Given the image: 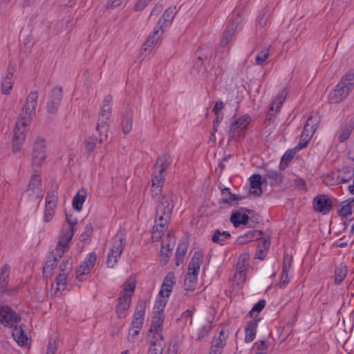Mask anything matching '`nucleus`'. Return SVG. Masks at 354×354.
<instances>
[{"label":"nucleus","instance_id":"obj_55","mask_svg":"<svg viewBox=\"0 0 354 354\" xmlns=\"http://www.w3.org/2000/svg\"><path fill=\"white\" fill-rule=\"evenodd\" d=\"M266 301L265 299H260L249 312V315L251 317H257L254 315L255 313H260L266 306Z\"/></svg>","mask_w":354,"mask_h":354},{"label":"nucleus","instance_id":"obj_53","mask_svg":"<svg viewBox=\"0 0 354 354\" xmlns=\"http://www.w3.org/2000/svg\"><path fill=\"white\" fill-rule=\"evenodd\" d=\"M288 270L289 268L287 264L284 263L281 272V281L279 283V287L281 288H284L289 282Z\"/></svg>","mask_w":354,"mask_h":354},{"label":"nucleus","instance_id":"obj_8","mask_svg":"<svg viewBox=\"0 0 354 354\" xmlns=\"http://www.w3.org/2000/svg\"><path fill=\"white\" fill-rule=\"evenodd\" d=\"M147 303L145 299L138 301L131 322V328L129 330L130 333H132L133 337L137 336L142 327Z\"/></svg>","mask_w":354,"mask_h":354},{"label":"nucleus","instance_id":"obj_45","mask_svg":"<svg viewBox=\"0 0 354 354\" xmlns=\"http://www.w3.org/2000/svg\"><path fill=\"white\" fill-rule=\"evenodd\" d=\"M198 280V275L187 273L185 280L186 290H193L195 288Z\"/></svg>","mask_w":354,"mask_h":354},{"label":"nucleus","instance_id":"obj_58","mask_svg":"<svg viewBox=\"0 0 354 354\" xmlns=\"http://www.w3.org/2000/svg\"><path fill=\"white\" fill-rule=\"evenodd\" d=\"M163 346L156 344V341H151L148 351V354H162Z\"/></svg>","mask_w":354,"mask_h":354},{"label":"nucleus","instance_id":"obj_32","mask_svg":"<svg viewBox=\"0 0 354 354\" xmlns=\"http://www.w3.org/2000/svg\"><path fill=\"white\" fill-rule=\"evenodd\" d=\"M133 124V111L129 109L126 111L122 117L121 125L122 131L124 134L129 133L132 129Z\"/></svg>","mask_w":354,"mask_h":354},{"label":"nucleus","instance_id":"obj_18","mask_svg":"<svg viewBox=\"0 0 354 354\" xmlns=\"http://www.w3.org/2000/svg\"><path fill=\"white\" fill-rule=\"evenodd\" d=\"M131 299L127 295H120L118 304L116 306V314L118 318L122 319L126 317L127 312L129 308Z\"/></svg>","mask_w":354,"mask_h":354},{"label":"nucleus","instance_id":"obj_48","mask_svg":"<svg viewBox=\"0 0 354 354\" xmlns=\"http://www.w3.org/2000/svg\"><path fill=\"white\" fill-rule=\"evenodd\" d=\"M136 288L135 281L133 279H128L123 285V291L120 295H127L130 296V299L132 297V293Z\"/></svg>","mask_w":354,"mask_h":354},{"label":"nucleus","instance_id":"obj_60","mask_svg":"<svg viewBox=\"0 0 354 354\" xmlns=\"http://www.w3.org/2000/svg\"><path fill=\"white\" fill-rule=\"evenodd\" d=\"M55 207L46 205L43 217L44 222L47 223L52 220L55 213Z\"/></svg>","mask_w":354,"mask_h":354},{"label":"nucleus","instance_id":"obj_21","mask_svg":"<svg viewBox=\"0 0 354 354\" xmlns=\"http://www.w3.org/2000/svg\"><path fill=\"white\" fill-rule=\"evenodd\" d=\"M176 14V7H169L164 12L162 18L158 21V25L159 28H160L161 33L163 32V28L165 26H167L173 21Z\"/></svg>","mask_w":354,"mask_h":354},{"label":"nucleus","instance_id":"obj_64","mask_svg":"<svg viewBox=\"0 0 354 354\" xmlns=\"http://www.w3.org/2000/svg\"><path fill=\"white\" fill-rule=\"evenodd\" d=\"M315 131H314L313 129H307L306 127H304V130L301 132L300 138L301 140H305L309 142Z\"/></svg>","mask_w":354,"mask_h":354},{"label":"nucleus","instance_id":"obj_57","mask_svg":"<svg viewBox=\"0 0 354 354\" xmlns=\"http://www.w3.org/2000/svg\"><path fill=\"white\" fill-rule=\"evenodd\" d=\"M174 243H170L169 241L167 240L166 242L165 240L162 241V247L160 252L162 255H165L168 257L169 254H171L173 248H174Z\"/></svg>","mask_w":354,"mask_h":354},{"label":"nucleus","instance_id":"obj_12","mask_svg":"<svg viewBox=\"0 0 354 354\" xmlns=\"http://www.w3.org/2000/svg\"><path fill=\"white\" fill-rule=\"evenodd\" d=\"M250 122V118L248 115H244L232 122L230 131L229 138L233 140L240 136L241 133L247 127Z\"/></svg>","mask_w":354,"mask_h":354},{"label":"nucleus","instance_id":"obj_10","mask_svg":"<svg viewBox=\"0 0 354 354\" xmlns=\"http://www.w3.org/2000/svg\"><path fill=\"white\" fill-rule=\"evenodd\" d=\"M38 94L36 91H31L26 99V102L23 106L19 117L25 119L32 118L35 114V109L37 105Z\"/></svg>","mask_w":354,"mask_h":354},{"label":"nucleus","instance_id":"obj_35","mask_svg":"<svg viewBox=\"0 0 354 354\" xmlns=\"http://www.w3.org/2000/svg\"><path fill=\"white\" fill-rule=\"evenodd\" d=\"M263 181L270 183L272 186H276L282 182V177L276 171L266 170Z\"/></svg>","mask_w":354,"mask_h":354},{"label":"nucleus","instance_id":"obj_47","mask_svg":"<svg viewBox=\"0 0 354 354\" xmlns=\"http://www.w3.org/2000/svg\"><path fill=\"white\" fill-rule=\"evenodd\" d=\"M10 275V267L8 264H4L1 268L0 271V283L1 287L4 288L6 285V281Z\"/></svg>","mask_w":354,"mask_h":354},{"label":"nucleus","instance_id":"obj_22","mask_svg":"<svg viewBox=\"0 0 354 354\" xmlns=\"http://www.w3.org/2000/svg\"><path fill=\"white\" fill-rule=\"evenodd\" d=\"M250 194L259 196L262 194V180L260 174H254L250 178Z\"/></svg>","mask_w":354,"mask_h":354},{"label":"nucleus","instance_id":"obj_4","mask_svg":"<svg viewBox=\"0 0 354 354\" xmlns=\"http://www.w3.org/2000/svg\"><path fill=\"white\" fill-rule=\"evenodd\" d=\"M66 223L62 228V234L57 244V251L59 255L64 254L68 249V244L74 235V226L77 223V218L72 214L66 213Z\"/></svg>","mask_w":354,"mask_h":354},{"label":"nucleus","instance_id":"obj_34","mask_svg":"<svg viewBox=\"0 0 354 354\" xmlns=\"http://www.w3.org/2000/svg\"><path fill=\"white\" fill-rule=\"evenodd\" d=\"M286 94V92L283 91L276 95L274 100L272 102L271 106L270 108V112L268 115V117H269V120H270V117L272 115V112L274 111L277 112L280 110L281 106H282L283 102L285 100Z\"/></svg>","mask_w":354,"mask_h":354},{"label":"nucleus","instance_id":"obj_11","mask_svg":"<svg viewBox=\"0 0 354 354\" xmlns=\"http://www.w3.org/2000/svg\"><path fill=\"white\" fill-rule=\"evenodd\" d=\"M96 259L97 257L95 252H91L87 255L85 260L76 271L77 279L79 281H84L86 279V275L90 272L91 270L94 266Z\"/></svg>","mask_w":354,"mask_h":354},{"label":"nucleus","instance_id":"obj_36","mask_svg":"<svg viewBox=\"0 0 354 354\" xmlns=\"http://www.w3.org/2000/svg\"><path fill=\"white\" fill-rule=\"evenodd\" d=\"M249 216L246 214H241L239 212H233L230 216V221L234 226L237 227L241 224L246 225L248 223Z\"/></svg>","mask_w":354,"mask_h":354},{"label":"nucleus","instance_id":"obj_9","mask_svg":"<svg viewBox=\"0 0 354 354\" xmlns=\"http://www.w3.org/2000/svg\"><path fill=\"white\" fill-rule=\"evenodd\" d=\"M21 318L8 306L0 305V322L6 327L12 328L18 325Z\"/></svg>","mask_w":354,"mask_h":354},{"label":"nucleus","instance_id":"obj_26","mask_svg":"<svg viewBox=\"0 0 354 354\" xmlns=\"http://www.w3.org/2000/svg\"><path fill=\"white\" fill-rule=\"evenodd\" d=\"M230 334L228 328H222L219 331L218 336H214L212 344L214 345V347L221 348L223 349L226 344L227 339Z\"/></svg>","mask_w":354,"mask_h":354},{"label":"nucleus","instance_id":"obj_25","mask_svg":"<svg viewBox=\"0 0 354 354\" xmlns=\"http://www.w3.org/2000/svg\"><path fill=\"white\" fill-rule=\"evenodd\" d=\"M221 195L222 198L220 199V204L227 203L230 205H234L236 204L235 202L243 198V197L241 196L232 194L228 188H224L221 189Z\"/></svg>","mask_w":354,"mask_h":354},{"label":"nucleus","instance_id":"obj_40","mask_svg":"<svg viewBox=\"0 0 354 354\" xmlns=\"http://www.w3.org/2000/svg\"><path fill=\"white\" fill-rule=\"evenodd\" d=\"M243 19L241 13L239 11H235L227 27H234V32H235L242 28Z\"/></svg>","mask_w":354,"mask_h":354},{"label":"nucleus","instance_id":"obj_19","mask_svg":"<svg viewBox=\"0 0 354 354\" xmlns=\"http://www.w3.org/2000/svg\"><path fill=\"white\" fill-rule=\"evenodd\" d=\"M260 321V318L258 317H254L251 321L248 322L245 330V342L247 343L252 342L257 334V327L258 325L259 322Z\"/></svg>","mask_w":354,"mask_h":354},{"label":"nucleus","instance_id":"obj_27","mask_svg":"<svg viewBox=\"0 0 354 354\" xmlns=\"http://www.w3.org/2000/svg\"><path fill=\"white\" fill-rule=\"evenodd\" d=\"M28 192H30V194H38L41 192V178L38 174H34L32 176L28 185Z\"/></svg>","mask_w":354,"mask_h":354},{"label":"nucleus","instance_id":"obj_49","mask_svg":"<svg viewBox=\"0 0 354 354\" xmlns=\"http://www.w3.org/2000/svg\"><path fill=\"white\" fill-rule=\"evenodd\" d=\"M339 206L338 213L341 216L346 217L352 214L353 210L348 200L343 201Z\"/></svg>","mask_w":354,"mask_h":354},{"label":"nucleus","instance_id":"obj_33","mask_svg":"<svg viewBox=\"0 0 354 354\" xmlns=\"http://www.w3.org/2000/svg\"><path fill=\"white\" fill-rule=\"evenodd\" d=\"M161 34L160 28H155L153 35L148 37L147 40L143 44L142 50L147 51L153 47L157 44Z\"/></svg>","mask_w":354,"mask_h":354},{"label":"nucleus","instance_id":"obj_24","mask_svg":"<svg viewBox=\"0 0 354 354\" xmlns=\"http://www.w3.org/2000/svg\"><path fill=\"white\" fill-rule=\"evenodd\" d=\"M165 178L160 174H153L152 185H151V196L153 198H156L162 192V187Z\"/></svg>","mask_w":354,"mask_h":354},{"label":"nucleus","instance_id":"obj_31","mask_svg":"<svg viewBox=\"0 0 354 354\" xmlns=\"http://www.w3.org/2000/svg\"><path fill=\"white\" fill-rule=\"evenodd\" d=\"M354 129V122L350 121L348 124H343L338 131V140L340 142L347 140Z\"/></svg>","mask_w":354,"mask_h":354},{"label":"nucleus","instance_id":"obj_42","mask_svg":"<svg viewBox=\"0 0 354 354\" xmlns=\"http://www.w3.org/2000/svg\"><path fill=\"white\" fill-rule=\"evenodd\" d=\"M67 278L68 275L65 274H59L55 278V283L57 286L55 295L56 296H59V292L62 290H64L66 288V286L67 284Z\"/></svg>","mask_w":354,"mask_h":354},{"label":"nucleus","instance_id":"obj_6","mask_svg":"<svg viewBox=\"0 0 354 354\" xmlns=\"http://www.w3.org/2000/svg\"><path fill=\"white\" fill-rule=\"evenodd\" d=\"M46 158V140L41 137H37L32 142L31 153V166L37 171L44 162Z\"/></svg>","mask_w":354,"mask_h":354},{"label":"nucleus","instance_id":"obj_14","mask_svg":"<svg viewBox=\"0 0 354 354\" xmlns=\"http://www.w3.org/2000/svg\"><path fill=\"white\" fill-rule=\"evenodd\" d=\"M313 205L315 210L322 213L323 214H328L332 209V202L326 195H319L315 197Z\"/></svg>","mask_w":354,"mask_h":354},{"label":"nucleus","instance_id":"obj_7","mask_svg":"<svg viewBox=\"0 0 354 354\" xmlns=\"http://www.w3.org/2000/svg\"><path fill=\"white\" fill-rule=\"evenodd\" d=\"M125 245V238L122 234H116L113 238L112 245L109 250L106 263L113 268L118 262Z\"/></svg>","mask_w":354,"mask_h":354},{"label":"nucleus","instance_id":"obj_16","mask_svg":"<svg viewBox=\"0 0 354 354\" xmlns=\"http://www.w3.org/2000/svg\"><path fill=\"white\" fill-rule=\"evenodd\" d=\"M170 164V156L168 153L162 154L156 160L153 174H160L165 178V171Z\"/></svg>","mask_w":354,"mask_h":354},{"label":"nucleus","instance_id":"obj_1","mask_svg":"<svg viewBox=\"0 0 354 354\" xmlns=\"http://www.w3.org/2000/svg\"><path fill=\"white\" fill-rule=\"evenodd\" d=\"M173 198V194L169 192L165 193L159 198L156 205L155 225L152 232L153 239L160 238L167 228L174 207Z\"/></svg>","mask_w":354,"mask_h":354},{"label":"nucleus","instance_id":"obj_46","mask_svg":"<svg viewBox=\"0 0 354 354\" xmlns=\"http://www.w3.org/2000/svg\"><path fill=\"white\" fill-rule=\"evenodd\" d=\"M270 46L264 47L255 57L257 65H262L269 57Z\"/></svg>","mask_w":354,"mask_h":354},{"label":"nucleus","instance_id":"obj_29","mask_svg":"<svg viewBox=\"0 0 354 354\" xmlns=\"http://www.w3.org/2000/svg\"><path fill=\"white\" fill-rule=\"evenodd\" d=\"M17 326L16 325V326L12 327V335L19 346H24L27 344L28 337L25 334L22 326H19V327H17Z\"/></svg>","mask_w":354,"mask_h":354},{"label":"nucleus","instance_id":"obj_62","mask_svg":"<svg viewBox=\"0 0 354 354\" xmlns=\"http://www.w3.org/2000/svg\"><path fill=\"white\" fill-rule=\"evenodd\" d=\"M257 346V352L256 354H267L268 344L266 340H261L255 343Z\"/></svg>","mask_w":354,"mask_h":354},{"label":"nucleus","instance_id":"obj_59","mask_svg":"<svg viewBox=\"0 0 354 354\" xmlns=\"http://www.w3.org/2000/svg\"><path fill=\"white\" fill-rule=\"evenodd\" d=\"M167 298L159 297L158 299L156 300L154 305V309L156 310L157 313L163 314L164 309L167 301Z\"/></svg>","mask_w":354,"mask_h":354},{"label":"nucleus","instance_id":"obj_56","mask_svg":"<svg viewBox=\"0 0 354 354\" xmlns=\"http://www.w3.org/2000/svg\"><path fill=\"white\" fill-rule=\"evenodd\" d=\"M249 260V254L248 253H243L240 255L238 262L236 263V270H245L246 266Z\"/></svg>","mask_w":354,"mask_h":354},{"label":"nucleus","instance_id":"obj_44","mask_svg":"<svg viewBox=\"0 0 354 354\" xmlns=\"http://www.w3.org/2000/svg\"><path fill=\"white\" fill-rule=\"evenodd\" d=\"M270 246V241L264 239L263 240L260 244L259 245V247L257 250L255 257L256 258L263 260L266 254V250Z\"/></svg>","mask_w":354,"mask_h":354},{"label":"nucleus","instance_id":"obj_39","mask_svg":"<svg viewBox=\"0 0 354 354\" xmlns=\"http://www.w3.org/2000/svg\"><path fill=\"white\" fill-rule=\"evenodd\" d=\"M230 236L231 235L229 232L223 231L221 232L220 230H216L212 237V241L215 243L223 245L225 241L230 239Z\"/></svg>","mask_w":354,"mask_h":354},{"label":"nucleus","instance_id":"obj_52","mask_svg":"<svg viewBox=\"0 0 354 354\" xmlns=\"http://www.w3.org/2000/svg\"><path fill=\"white\" fill-rule=\"evenodd\" d=\"M234 27H227V30L225 31L221 41V44L223 46H225L228 44V43L231 41L232 36L234 35Z\"/></svg>","mask_w":354,"mask_h":354},{"label":"nucleus","instance_id":"obj_13","mask_svg":"<svg viewBox=\"0 0 354 354\" xmlns=\"http://www.w3.org/2000/svg\"><path fill=\"white\" fill-rule=\"evenodd\" d=\"M62 90L56 87L51 91L50 98L47 102V111L49 113H55L62 100Z\"/></svg>","mask_w":354,"mask_h":354},{"label":"nucleus","instance_id":"obj_38","mask_svg":"<svg viewBox=\"0 0 354 354\" xmlns=\"http://www.w3.org/2000/svg\"><path fill=\"white\" fill-rule=\"evenodd\" d=\"M272 9L271 7H266L263 9L257 18V23L261 28L266 26L270 15H272Z\"/></svg>","mask_w":354,"mask_h":354},{"label":"nucleus","instance_id":"obj_43","mask_svg":"<svg viewBox=\"0 0 354 354\" xmlns=\"http://www.w3.org/2000/svg\"><path fill=\"white\" fill-rule=\"evenodd\" d=\"M347 274V267L341 265L335 270V283L337 285L340 284L345 279Z\"/></svg>","mask_w":354,"mask_h":354},{"label":"nucleus","instance_id":"obj_51","mask_svg":"<svg viewBox=\"0 0 354 354\" xmlns=\"http://www.w3.org/2000/svg\"><path fill=\"white\" fill-rule=\"evenodd\" d=\"M58 342L57 336L50 337L46 354H55L57 350Z\"/></svg>","mask_w":354,"mask_h":354},{"label":"nucleus","instance_id":"obj_15","mask_svg":"<svg viewBox=\"0 0 354 354\" xmlns=\"http://www.w3.org/2000/svg\"><path fill=\"white\" fill-rule=\"evenodd\" d=\"M175 283L176 281L174 273H168L163 280L158 297L168 298L170 296L171 292Z\"/></svg>","mask_w":354,"mask_h":354},{"label":"nucleus","instance_id":"obj_37","mask_svg":"<svg viewBox=\"0 0 354 354\" xmlns=\"http://www.w3.org/2000/svg\"><path fill=\"white\" fill-rule=\"evenodd\" d=\"M164 322V315L162 313H157L153 317L152 323L149 332L161 331Z\"/></svg>","mask_w":354,"mask_h":354},{"label":"nucleus","instance_id":"obj_2","mask_svg":"<svg viewBox=\"0 0 354 354\" xmlns=\"http://www.w3.org/2000/svg\"><path fill=\"white\" fill-rule=\"evenodd\" d=\"M354 88V71L346 73L335 88L329 93L328 100L331 104H337L344 100Z\"/></svg>","mask_w":354,"mask_h":354},{"label":"nucleus","instance_id":"obj_61","mask_svg":"<svg viewBox=\"0 0 354 354\" xmlns=\"http://www.w3.org/2000/svg\"><path fill=\"white\" fill-rule=\"evenodd\" d=\"M97 138L95 137H89L84 142L85 149L88 153L92 152L95 147L97 143Z\"/></svg>","mask_w":354,"mask_h":354},{"label":"nucleus","instance_id":"obj_28","mask_svg":"<svg viewBox=\"0 0 354 354\" xmlns=\"http://www.w3.org/2000/svg\"><path fill=\"white\" fill-rule=\"evenodd\" d=\"M262 232L259 230H250L243 235L238 237L236 242L239 245H244L254 239H259L261 238Z\"/></svg>","mask_w":354,"mask_h":354},{"label":"nucleus","instance_id":"obj_63","mask_svg":"<svg viewBox=\"0 0 354 354\" xmlns=\"http://www.w3.org/2000/svg\"><path fill=\"white\" fill-rule=\"evenodd\" d=\"M212 330V326L209 324L205 325L202 326L198 333V338L202 339L205 337L207 336Z\"/></svg>","mask_w":354,"mask_h":354},{"label":"nucleus","instance_id":"obj_30","mask_svg":"<svg viewBox=\"0 0 354 354\" xmlns=\"http://www.w3.org/2000/svg\"><path fill=\"white\" fill-rule=\"evenodd\" d=\"M87 196V192L85 189H80L73 199V207L75 209L80 212L82 209L84 203Z\"/></svg>","mask_w":354,"mask_h":354},{"label":"nucleus","instance_id":"obj_3","mask_svg":"<svg viewBox=\"0 0 354 354\" xmlns=\"http://www.w3.org/2000/svg\"><path fill=\"white\" fill-rule=\"evenodd\" d=\"M112 100L111 95L104 97L99 114L96 129L99 133L100 142L106 140L108 138L109 120L112 113Z\"/></svg>","mask_w":354,"mask_h":354},{"label":"nucleus","instance_id":"obj_20","mask_svg":"<svg viewBox=\"0 0 354 354\" xmlns=\"http://www.w3.org/2000/svg\"><path fill=\"white\" fill-rule=\"evenodd\" d=\"M203 260V254L201 251L194 253L188 266V272L192 274L198 275L201 263Z\"/></svg>","mask_w":354,"mask_h":354},{"label":"nucleus","instance_id":"obj_17","mask_svg":"<svg viewBox=\"0 0 354 354\" xmlns=\"http://www.w3.org/2000/svg\"><path fill=\"white\" fill-rule=\"evenodd\" d=\"M63 254H60V256L59 255L56 246L52 257L48 258L43 268L44 274L46 277H51L53 269L57 267V262L62 258Z\"/></svg>","mask_w":354,"mask_h":354},{"label":"nucleus","instance_id":"obj_54","mask_svg":"<svg viewBox=\"0 0 354 354\" xmlns=\"http://www.w3.org/2000/svg\"><path fill=\"white\" fill-rule=\"evenodd\" d=\"M296 152H297V151L295 149L287 150L281 158V162L280 166L283 167V165L285 166H287L288 164L289 163V162L292 160V158L296 154Z\"/></svg>","mask_w":354,"mask_h":354},{"label":"nucleus","instance_id":"obj_5","mask_svg":"<svg viewBox=\"0 0 354 354\" xmlns=\"http://www.w3.org/2000/svg\"><path fill=\"white\" fill-rule=\"evenodd\" d=\"M30 123L31 121L30 119H25L19 116L16 122L12 136V150L14 153H17L21 151Z\"/></svg>","mask_w":354,"mask_h":354},{"label":"nucleus","instance_id":"obj_41","mask_svg":"<svg viewBox=\"0 0 354 354\" xmlns=\"http://www.w3.org/2000/svg\"><path fill=\"white\" fill-rule=\"evenodd\" d=\"M187 250V245L185 242L180 243L176 250V266L180 265L184 259V257Z\"/></svg>","mask_w":354,"mask_h":354},{"label":"nucleus","instance_id":"obj_23","mask_svg":"<svg viewBox=\"0 0 354 354\" xmlns=\"http://www.w3.org/2000/svg\"><path fill=\"white\" fill-rule=\"evenodd\" d=\"M14 84L13 73L6 71L1 80V92L4 95L10 94Z\"/></svg>","mask_w":354,"mask_h":354},{"label":"nucleus","instance_id":"obj_50","mask_svg":"<svg viewBox=\"0 0 354 354\" xmlns=\"http://www.w3.org/2000/svg\"><path fill=\"white\" fill-rule=\"evenodd\" d=\"M57 192L55 190H50L48 192L46 197V205L51 207H56L57 202Z\"/></svg>","mask_w":354,"mask_h":354}]
</instances>
